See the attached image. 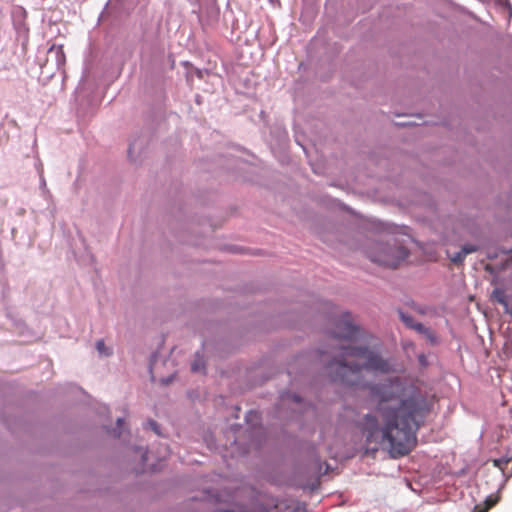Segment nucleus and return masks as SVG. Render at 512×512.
I'll list each match as a JSON object with an SVG mask.
<instances>
[{"instance_id": "obj_1", "label": "nucleus", "mask_w": 512, "mask_h": 512, "mask_svg": "<svg viewBox=\"0 0 512 512\" xmlns=\"http://www.w3.org/2000/svg\"><path fill=\"white\" fill-rule=\"evenodd\" d=\"M383 426L382 443L393 458L408 455L417 445L416 433L430 411L419 387L398 377L374 387Z\"/></svg>"}, {"instance_id": "obj_2", "label": "nucleus", "mask_w": 512, "mask_h": 512, "mask_svg": "<svg viewBox=\"0 0 512 512\" xmlns=\"http://www.w3.org/2000/svg\"><path fill=\"white\" fill-rule=\"evenodd\" d=\"M365 253L372 262L388 268H397L409 256V250L395 237L371 243Z\"/></svg>"}, {"instance_id": "obj_3", "label": "nucleus", "mask_w": 512, "mask_h": 512, "mask_svg": "<svg viewBox=\"0 0 512 512\" xmlns=\"http://www.w3.org/2000/svg\"><path fill=\"white\" fill-rule=\"evenodd\" d=\"M354 374L361 369H366L375 372L387 373L390 371L391 366L388 361L381 358L379 355L370 351L366 346L356 345V343L364 338V330L354 324Z\"/></svg>"}, {"instance_id": "obj_4", "label": "nucleus", "mask_w": 512, "mask_h": 512, "mask_svg": "<svg viewBox=\"0 0 512 512\" xmlns=\"http://www.w3.org/2000/svg\"><path fill=\"white\" fill-rule=\"evenodd\" d=\"M344 351L342 352H332L335 355L333 361H331L328 365L329 369L335 373V379L339 378L343 380L348 373L352 371V367L348 363V358L352 356V351L350 350V346H342Z\"/></svg>"}, {"instance_id": "obj_5", "label": "nucleus", "mask_w": 512, "mask_h": 512, "mask_svg": "<svg viewBox=\"0 0 512 512\" xmlns=\"http://www.w3.org/2000/svg\"><path fill=\"white\" fill-rule=\"evenodd\" d=\"M477 249H478L477 246L472 245V244L464 245L459 252L450 256V260L454 264L460 265L464 262V260L468 254L476 252Z\"/></svg>"}, {"instance_id": "obj_6", "label": "nucleus", "mask_w": 512, "mask_h": 512, "mask_svg": "<svg viewBox=\"0 0 512 512\" xmlns=\"http://www.w3.org/2000/svg\"><path fill=\"white\" fill-rule=\"evenodd\" d=\"M334 337L339 340L349 341L352 338V322L347 319L341 331L335 332Z\"/></svg>"}, {"instance_id": "obj_7", "label": "nucleus", "mask_w": 512, "mask_h": 512, "mask_svg": "<svg viewBox=\"0 0 512 512\" xmlns=\"http://www.w3.org/2000/svg\"><path fill=\"white\" fill-rule=\"evenodd\" d=\"M491 299L504 306L505 310H508L509 304L505 290L502 288H495L491 294Z\"/></svg>"}, {"instance_id": "obj_8", "label": "nucleus", "mask_w": 512, "mask_h": 512, "mask_svg": "<svg viewBox=\"0 0 512 512\" xmlns=\"http://www.w3.org/2000/svg\"><path fill=\"white\" fill-rule=\"evenodd\" d=\"M499 501L498 496L489 495L485 500V506L481 507L479 505L475 506L473 512H487L489 509H491L493 506H495Z\"/></svg>"}, {"instance_id": "obj_9", "label": "nucleus", "mask_w": 512, "mask_h": 512, "mask_svg": "<svg viewBox=\"0 0 512 512\" xmlns=\"http://www.w3.org/2000/svg\"><path fill=\"white\" fill-rule=\"evenodd\" d=\"M399 317H400L401 321L409 328H412L413 325L415 324V320H414L413 316L408 315V314L404 313L403 311H399Z\"/></svg>"}, {"instance_id": "obj_10", "label": "nucleus", "mask_w": 512, "mask_h": 512, "mask_svg": "<svg viewBox=\"0 0 512 512\" xmlns=\"http://www.w3.org/2000/svg\"><path fill=\"white\" fill-rule=\"evenodd\" d=\"M423 335L431 344L438 343L437 335L432 329L428 328Z\"/></svg>"}, {"instance_id": "obj_11", "label": "nucleus", "mask_w": 512, "mask_h": 512, "mask_svg": "<svg viewBox=\"0 0 512 512\" xmlns=\"http://www.w3.org/2000/svg\"><path fill=\"white\" fill-rule=\"evenodd\" d=\"M191 368H192V371H194V372H199L204 369L203 360L199 355L196 356V359L192 363Z\"/></svg>"}, {"instance_id": "obj_12", "label": "nucleus", "mask_w": 512, "mask_h": 512, "mask_svg": "<svg viewBox=\"0 0 512 512\" xmlns=\"http://www.w3.org/2000/svg\"><path fill=\"white\" fill-rule=\"evenodd\" d=\"M96 348H97L98 352L101 355H108L109 354V352L107 351V348H106L105 343H104L103 340L97 341Z\"/></svg>"}, {"instance_id": "obj_13", "label": "nucleus", "mask_w": 512, "mask_h": 512, "mask_svg": "<svg viewBox=\"0 0 512 512\" xmlns=\"http://www.w3.org/2000/svg\"><path fill=\"white\" fill-rule=\"evenodd\" d=\"M412 329L423 335L428 328L421 323L415 322Z\"/></svg>"}, {"instance_id": "obj_14", "label": "nucleus", "mask_w": 512, "mask_h": 512, "mask_svg": "<svg viewBox=\"0 0 512 512\" xmlns=\"http://www.w3.org/2000/svg\"><path fill=\"white\" fill-rule=\"evenodd\" d=\"M149 424H150L151 428L155 431V433L159 434L158 424L155 421H150Z\"/></svg>"}, {"instance_id": "obj_15", "label": "nucleus", "mask_w": 512, "mask_h": 512, "mask_svg": "<svg viewBox=\"0 0 512 512\" xmlns=\"http://www.w3.org/2000/svg\"><path fill=\"white\" fill-rule=\"evenodd\" d=\"M142 460H143V462L147 461V451H144L142 453Z\"/></svg>"}, {"instance_id": "obj_16", "label": "nucleus", "mask_w": 512, "mask_h": 512, "mask_svg": "<svg viewBox=\"0 0 512 512\" xmlns=\"http://www.w3.org/2000/svg\"><path fill=\"white\" fill-rule=\"evenodd\" d=\"M419 360L421 363H423L425 361V356L424 355H420L419 356Z\"/></svg>"}, {"instance_id": "obj_17", "label": "nucleus", "mask_w": 512, "mask_h": 512, "mask_svg": "<svg viewBox=\"0 0 512 512\" xmlns=\"http://www.w3.org/2000/svg\"><path fill=\"white\" fill-rule=\"evenodd\" d=\"M494 463H495V466H499V460H495Z\"/></svg>"}]
</instances>
